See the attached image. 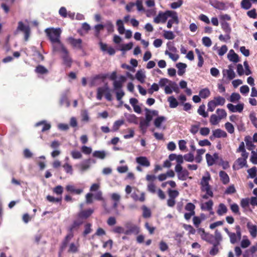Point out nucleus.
I'll use <instances>...</instances> for the list:
<instances>
[{
    "instance_id": "obj_1",
    "label": "nucleus",
    "mask_w": 257,
    "mask_h": 257,
    "mask_svg": "<svg viewBox=\"0 0 257 257\" xmlns=\"http://www.w3.org/2000/svg\"><path fill=\"white\" fill-rule=\"evenodd\" d=\"M45 32L51 43L60 40L61 30L60 28H47Z\"/></svg>"
},
{
    "instance_id": "obj_2",
    "label": "nucleus",
    "mask_w": 257,
    "mask_h": 257,
    "mask_svg": "<svg viewBox=\"0 0 257 257\" xmlns=\"http://www.w3.org/2000/svg\"><path fill=\"white\" fill-rule=\"evenodd\" d=\"M210 176L208 172H206V175L203 176L201 181V190L202 191L206 192V193L210 196L213 197V193L211 190L210 186L209 184V181L210 180Z\"/></svg>"
},
{
    "instance_id": "obj_3",
    "label": "nucleus",
    "mask_w": 257,
    "mask_h": 257,
    "mask_svg": "<svg viewBox=\"0 0 257 257\" xmlns=\"http://www.w3.org/2000/svg\"><path fill=\"white\" fill-rule=\"evenodd\" d=\"M124 225L126 228L125 229L126 231L125 235H131L132 234L137 235L140 232L139 227L131 221L126 222Z\"/></svg>"
},
{
    "instance_id": "obj_4",
    "label": "nucleus",
    "mask_w": 257,
    "mask_h": 257,
    "mask_svg": "<svg viewBox=\"0 0 257 257\" xmlns=\"http://www.w3.org/2000/svg\"><path fill=\"white\" fill-rule=\"evenodd\" d=\"M175 171L177 173L178 179L185 181L187 179L189 173L186 169H183L182 166L176 165Z\"/></svg>"
},
{
    "instance_id": "obj_5",
    "label": "nucleus",
    "mask_w": 257,
    "mask_h": 257,
    "mask_svg": "<svg viewBox=\"0 0 257 257\" xmlns=\"http://www.w3.org/2000/svg\"><path fill=\"white\" fill-rule=\"evenodd\" d=\"M198 232L200 234L202 239L210 244H214V235L206 232L203 228H200L198 229Z\"/></svg>"
},
{
    "instance_id": "obj_6",
    "label": "nucleus",
    "mask_w": 257,
    "mask_h": 257,
    "mask_svg": "<svg viewBox=\"0 0 257 257\" xmlns=\"http://www.w3.org/2000/svg\"><path fill=\"white\" fill-rule=\"evenodd\" d=\"M233 67V65L230 64L228 66V69L223 70L222 75L223 78L228 80H232L235 78L236 75L234 71Z\"/></svg>"
},
{
    "instance_id": "obj_7",
    "label": "nucleus",
    "mask_w": 257,
    "mask_h": 257,
    "mask_svg": "<svg viewBox=\"0 0 257 257\" xmlns=\"http://www.w3.org/2000/svg\"><path fill=\"white\" fill-rule=\"evenodd\" d=\"M17 30L23 32L24 33V39L25 41H28L30 35V28L28 25H25L24 23L20 21L18 23Z\"/></svg>"
},
{
    "instance_id": "obj_8",
    "label": "nucleus",
    "mask_w": 257,
    "mask_h": 257,
    "mask_svg": "<svg viewBox=\"0 0 257 257\" xmlns=\"http://www.w3.org/2000/svg\"><path fill=\"white\" fill-rule=\"evenodd\" d=\"M54 52H61L62 53H67V49L64 47L60 40L54 43H52Z\"/></svg>"
},
{
    "instance_id": "obj_9",
    "label": "nucleus",
    "mask_w": 257,
    "mask_h": 257,
    "mask_svg": "<svg viewBox=\"0 0 257 257\" xmlns=\"http://www.w3.org/2000/svg\"><path fill=\"white\" fill-rule=\"evenodd\" d=\"M227 107L231 112H241L244 108V104L239 103L235 105L232 103H228L227 104Z\"/></svg>"
},
{
    "instance_id": "obj_10",
    "label": "nucleus",
    "mask_w": 257,
    "mask_h": 257,
    "mask_svg": "<svg viewBox=\"0 0 257 257\" xmlns=\"http://www.w3.org/2000/svg\"><path fill=\"white\" fill-rule=\"evenodd\" d=\"M125 80L126 77L124 76H120L118 80H114L113 82L114 91L122 90V84L125 81Z\"/></svg>"
},
{
    "instance_id": "obj_11",
    "label": "nucleus",
    "mask_w": 257,
    "mask_h": 257,
    "mask_svg": "<svg viewBox=\"0 0 257 257\" xmlns=\"http://www.w3.org/2000/svg\"><path fill=\"white\" fill-rule=\"evenodd\" d=\"M167 20L166 11L165 12H160L158 15L154 19V22L156 24L164 23Z\"/></svg>"
},
{
    "instance_id": "obj_12",
    "label": "nucleus",
    "mask_w": 257,
    "mask_h": 257,
    "mask_svg": "<svg viewBox=\"0 0 257 257\" xmlns=\"http://www.w3.org/2000/svg\"><path fill=\"white\" fill-rule=\"evenodd\" d=\"M136 161L140 166L145 167H149L151 165L149 160L146 157L141 156L137 157Z\"/></svg>"
},
{
    "instance_id": "obj_13",
    "label": "nucleus",
    "mask_w": 257,
    "mask_h": 257,
    "mask_svg": "<svg viewBox=\"0 0 257 257\" xmlns=\"http://www.w3.org/2000/svg\"><path fill=\"white\" fill-rule=\"evenodd\" d=\"M90 164L91 159H88L84 160L80 164L77 165L76 166L79 168L80 171L84 172L90 168Z\"/></svg>"
},
{
    "instance_id": "obj_14",
    "label": "nucleus",
    "mask_w": 257,
    "mask_h": 257,
    "mask_svg": "<svg viewBox=\"0 0 257 257\" xmlns=\"http://www.w3.org/2000/svg\"><path fill=\"white\" fill-rule=\"evenodd\" d=\"M68 41L73 47L79 49H82V40L81 39H75L70 37L68 38Z\"/></svg>"
},
{
    "instance_id": "obj_15",
    "label": "nucleus",
    "mask_w": 257,
    "mask_h": 257,
    "mask_svg": "<svg viewBox=\"0 0 257 257\" xmlns=\"http://www.w3.org/2000/svg\"><path fill=\"white\" fill-rule=\"evenodd\" d=\"M146 111L145 119L150 122L153 119L154 116H157L158 115V111L156 110H151L149 109L146 108L145 109Z\"/></svg>"
},
{
    "instance_id": "obj_16",
    "label": "nucleus",
    "mask_w": 257,
    "mask_h": 257,
    "mask_svg": "<svg viewBox=\"0 0 257 257\" xmlns=\"http://www.w3.org/2000/svg\"><path fill=\"white\" fill-rule=\"evenodd\" d=\"M221 28L226 33V37L228 39H230V34L231 31V27L229 24L225 21L221 22Z\"/></svg>"
},
{
    "instance_id": "obj_17",
    "label": "nucleus",
    "mask_w": 257,
    "mask_h": 257,
    "mask_svg": "<svg viewBox=\"0 0 257 257\" xmlns=\"http://www.w3.org/2000/svg\"><path fill=\"white\" fill-rule=\"evenodd\" d=\"M62 58L64 65L66 67L70 68L72 64V60L69 55L68 50L67 51V53H62Z\"/></svg>"
},
{
    "instance_id": "obj_18",
    "label": "nucleus",
    "mask_w": 257,
    "mask_h": 257,
    "mask_svg": "<svg viewBox=\"0 0 257 257\" xmlns=\"http://www.w3.org/2000/svg\"><path fill=\"white\" fill-rule=\"evenodd\" d=\"M246 226L248 229L250 235L253 238H255L257 235L256 225H253L250 222L248 221L247 223Z\"/></svg>"
},
{
    "instance_id": "obj_19",
    "label": "nucleus",
    "mask_w": 257,
    "mask_h": 257,
    "mask_svg": "<svg viewBox=\"0 0 257 257\" xmlns=\"http://www.w3.org/2000/svg\"><path fill=\"white\" fill-rule=\"evenodd\" d=\"M66 190L70 193H74L78 195L83 192L82 189H76L74 185L70 184L67 185L66 186Z\"/></svg>"
},
{
    "instance_id": "obj_20",
    "label": "nucleus",
    "mask_w": 257,
    "mask_h": 257,
    "mask_svg": "<svg viewBox=\"0 0 257 257\" xmlns=\"http://www.w3.org/2000/svg\"><path fill=\"white\" fill-rule=\"evenodd\" d=\"M227 58L228 60L234 63H237L239 62V57L237 54H236L233 50H230L227 54Z\"/></svg>"
},
{
    "instance_id": "obj_21",
    "label": "nucleus",
    "mask_w": 257,
    "mask_h": 257,
    "mask_svg": "<svg viewBox=\"0 0 257 257\" xmlns=\"http://www.w3.org/2000/svg\"><path fill=\"white\" fill-rule=\"evenodd\" d=\"M43 125L41 131L44 132L46 131L49 130L51 127L50 123L47 122L46 120L40 121L35 124V126H39Z\"/></svg>"
},
{
    "instance_id": "obj_22",
    "label": "nucleus",
    "mask_w": 257,
    "mask_h": 257,
    "mask_svg": "<svg viewBox=\"0 0 257 257\" xmlns=\"http://www.w3.org/2000/svg\"><path fill=\"white\" fill-rule=\"evenodd\" d=\"M176 67L178 69V74L179 76H182L186 71L187 65L185 63L179 62L176 64Z\"/></svg>"
},
{
    "instance_id": "obj_23",
    "label": "nucleus",
    "mask_w": 257,
    "mask_h": 257,
    "mask_svg": "<svg viewBox=\"0 0 257 257\" xmlns=\"http://www.w3.org/2000/svg\"><path fill=\"white\" fill-rule=\"evenodd\" d=\"M124 115L128 122L135 124L138 123V117L135 114L125 113Z\"/></svg>"
},
{
    "instance_id": "obj_24",
    "label": "nucleus",
    "mask_w": 257,
    "mask_h": 257,
    "mask_svg": "<svg viewBox=\"0 0 257 257\" xmlns=\"http://www.w3.org/2000/svg\"><path fill=\"white\" fill-rule=\"evenodd\" d=\"M230 242L231 244H235L241 239V236H239L237 233L231 232L228 235Z\"/></svg>"
},
{
    "instance_id": "obj_25",
    "label": "nucleus",
    "mask_w": 257,
    "mask_h": 257,
    "mask_svg": "<svg viewBox=\"0 0 257 257\" xmlns=\"http://www.w3.org/2000/svg\"><path fill=\"white\" fill-rule=\"evenodd\" d=\"M219 175L220 178V180L223 184H227L229 183V177L225 172L223 171H220Z\"/></svg>"
},
{
    "instance_id": "obj_26",
    "label": "nucleus",
    "mask_w": 257,
    "mask_h": 257,
    "mask_svg": "<svg viewBox=\"0 0 257 257\" xmlns=\"http://www.w3.org/2000/svg\"><path fill=\"white\" fill-rule=\"evenodd\" d=\"M79 244L77 242L76 243L72 242L70 244L68 252L70 253H76L79 250Z\"/></svg>"
},
{
    "instance_id": "obj_27",
    "label": "nucleus",
    "mask_w": 257,
    "mask_h": 257,
    "mask_svg": "<svg viewBox=\"0 0 257 257\" xmlns=\"http://www.w3.org/2000/svg\"><path fill=\"white\" fill-rule=\"evenodd\" d=\"M211 5L214 8L219 10H225L226 9V6L224 3L217 1L211 3Z\"/></svg>"
},
{
    "instance_id": "obj_28",
    "label": "nucleus",
    "mask_w": 257,
    "mask_h": 257,
    "mask_svg": "<svg viewBox=\"0 0 257 257\" xmlns=\"http://www.w3.org/2000/svg\"><path fill=\"white\" fill-rule=\"evenodd\" d=\"M244 141L246 144L247 149L249 151H253L255 146L251 141V138L249 136H246L244 138Z\"/></svg>"
},
{
    "instance_id": "obj_29",
    "label": "nucleus",
    "mask_w": 257,
    "mask_h": 257,
    "mask_svg": "<svg viewBox=\"0 0 257 257\" xmlns=\"http://www.w3.org/2000/svg\"><path fill=\"white\" fill-rule=\"evenodd\" d=\"M166 14H167V19L169 17H171V18H172L171 19H174V21H176V24H178L179 20H178L177 13L176 12L173 11H167Z\"/></svg>"
},
{
    "instance_id": "obj_30",
    "label": "nucleus",
    "mask_w": 257,
    "mask_h": 257,
    "mask_svg": "<svg viewBox=\"0 0 257 257\" xmlns=\"http://www.w3.org/2000/svg\"><path fill=\"white\" fill-rule=\"evenodd\" d=\"M212 133L217 138H226L227 137L226 132L219 128L213 131Z\"/></svg>"
},
{
    "instance_id": "obj_31",
    "label": "nucleus",
    "mask_w": 257,
    "mask_h": 257,
    "mask_svg": "<svg viewBox=\"0 0 257 257\" xmlns=\"http://www.w3.org/2000/svg\"><path fill=\"white\" fill-rule=\"evenodd\" d=\"M92 156L94 157L103 160L104 159L106 156V153L105 151H95L93 154Z\"/></svg>"
},
{
    "instance_id": "obj_32",
    "label": "nucleus",
    "mask_w": 257,
    "mask_h": 257,
    "mask_svg": "<svg viewBox=\"0 0 257 257\" xmlns=\"http://www.w3.org/2000/svg\"><path fill=\"white\" fill-rule=\"evenodd\" d=\"M227 212V208L226 206L223 203L219 204L218 209L217 210V213L218 215L222 216L225 214H226Z\"/></svg>"
},
{
    "instance_id": "obj_33",
    "label": "nucleus",
    "mask_w": 257,
    "mask_h": 257,
    "mask_svg": "<svg viewBox=\"0 0 257 257\" xmlns=\"http://www.w3.org/2000/svg\"><path fill=\"white\" fill-rule=\"evenodd\" d=\"M93 212V210L91 209L83 210L79 212L78 216L80 218H87L91 215Z\"/></svg>"
},
{
    "instance_id": "obj_34",
    "label": "nucleus",
    "mask_w": 257,
    "mask_h": 257,
    "mask_svg": "<svg viewBox=\"0 0 257 257\" xmlns=\"http://www.w3.org/2000/svg\"><path fill=\"white\" fill-rule=\"evenodd\" d=\"M136 78L141 83H143L145 82L146 75L144 72L139 70L136 74Z\"/></svg>"
},
{
    "instance_id": "obj_35",
    "label": "nucleus",
    "mask_w": 257,
    "mask_h": 257,
    "mask_svg": "<svg viewBox=\"0 0 257 257\" xmlns=\"http://www.w3.org/2000/svg\"><path fill=\"white\" fill-rule=\"evenodd\" d=\"M241 98L240 94L238 93H232L229 98L227 99L228 101L232 103H236Z\"/></svg>"
},
{
    "instance_id": "obj_36",
    "label": "nucleus",
    "mask_w": 257,
    "mask_h": 257,
    "mask_svg": "<svg viewBox=\"0 0 257 257\" xmlns=\"http://www.w3.org/2000/svg\"><path fill=\"white\" fill-rule=\"evenodd\" d=\"M159 84L161 87L166 86L167 85H172L175 84L174 82H172L167 78H161L159 82Z\"/></svg>"
},
{
    "instance_id": "obj_37",
    "label": "nucleus",
    "mask_w": 257,
    "mask_h": 257,
    "mask_svg": "<svg viewBox=\"0 0 257 257\" xmlns=\"http://www.w3.org/2000/svg\"><path fill=\"white\" fill-rule=\"evenodd\" d=\"M212 100L215 102V103L216 104V106H222L225 102V98L220 96L215 97Z\"/></svg>"
},
{
    "instance_id": "obj_38",
    "label": "nucleus",
    "mask_w": 257,
    "mask_h": 257,
    "mask_svg": "<svg viewBox=\"0 0 257 257\" xmlns=\"http://www.w3.org/2000/svg\"><path fill=\"white\" fill-rule=\"evenodd\" d=\"M116 25L117 27V30L120 34H123L125 32V29L123 21L121 20H118L116 21Z\"/></svg>"
},
{
    "instance_id": "obj_39",
    "label": "nucleus",
    "mask_w": 257,
    "mask_h": 257,
    "mask_svg": "<svg viewBox=\"0 0 257 257\" xmlns=\"http://www.w3.org/2000/svg\"><path fill=\"white\" fill-rule=\"evenodd\" d=\"M222 240V237L221 233L218 230H216L214 236V243L220 244Z\"/></svg>"
},
{
    "instance_id": "obj_40",
    "label": "nucleus",
    "mask_w": 257,
    "mask_h": 257,
    "mask_svg": "<svg viewBox=\"0 0 257 257\" xmlns=\"http://www.w3.org/2000/svg\"><path fill=\"white\" fill-rule=\"evenodd\" d=\"M166 120V117L163 116H158L154 120V125L156 127L160 128L161 123Z\"/></svg>"
},
{
    "instance_id": "obj_41",
    "label": "nucleus",
    "mask_w": 257,
    "mask_h": 257,
    "mask_svg": "<svg viewBox=\"0 0 257 257\" xmlns=\"http://www.w3.org/2000/svg\"><path fill=\"white\" fill-rule=\"evenodd\" d=\"M213 201L211 200L205 202L204 204L201 206V209L202 210H207L208 211H211L212 210Z\"/></svg>"
},
{
    "instance_id": "obj_42",
    "label": "nucleus",
    "mask_w": 257,
    "mask_h": 257,
    "mask_svg": "<svg viewBox=\"0 0 257 257\" xmlns=\"http://www.w3.org/2000/svg\"><path fill=\"white\" fill-rule=\"evenodd\" d=\"M210 95V92L208 88H205L199 91V96L202 98H206Z\"/></svg>"
},
{
    "instance_id": "obj_43",
    "label": "nucleus",
    "mask_w": 257,
    "mask_h": 257,
    "mask_svg": "<svg viewBox=\"0 0 257 257\" xmlns=\"http://www.w3.org/2000/svg\"><path fill=\"white\" fill-rule=\"evenodd\" d=\"M35 72L39 74H47L48 70L44 66L39 65L35 69Z\"/></svg>"
},
{
    "instance_id": "obj_44",
    "label": "nucleus",
    "mask_w": 257,
    "mask_h": 257,
    "mask_svg": "<svg viewBox=\"0 0 257 257\" xmlns=\"http://www.w3.org/2000/svg\"><path fill=\"white\" fill-rule=\"evenodd\" d=\"M205 152V150L203 149L197 150V155L195 158L196 163H199L202 161L201 156Z\"/></svg>"
},
{
    "instance_id": "obj_45",
    "label": "nucleus",
    "mask_w": 257,
    "mask_h": 257,
    "mask_svg": "<svg viewBox=\"0 0 257 257\" xmlns=\"http://www.w3.org/2000/svg\"><path fill=\"white\" fill-rule=\"evenodd\" d=\"M104 28H105L108 33H112L114 31V25L110 21H107L103 25Z\"/></svg>"
},
{
    "instance_id": "obj_46",
    "label": "nucleus",
    "mask_w": 257,
    "mask_h": 257,
    "mask_svg": "<svg viewBox=\"0 0 257 257\" xmlns=\"http://www.w3.org/2000/svg\"><path fill=\"white\" fill-rule=\"evenodd\" d=\"M205 106L204 104L200 105L198 110L197 112L198 114L204 117H207L208 116V113L207 112L205 111Z\"/></svg>"
},
{
    "instance_id": "obj_47",
    "label": "nucleus",
    "mask_w": 257,
    "mask_h": 257,
    "mask_svg": "<svg viewBox=\"0 0 257 257\" xmlns=\"http://www.w3.org/2000/svg\"><path fill=\"white\" fill-rule=\"evenodd\" d=\"M241 7L244 10H248L251 7V3L250 0H242L241 2Z\"/></svg>"
},
{
    "instance_id": "obj_48",
    "label": "nucleus",
    "mask_w": 257,
    "mask_h": 257,
    "mask_svg": "<svg viewBox=\"0 0 257 257\" xmlns=\"http://www.w3.org/2000/svg\"><path fill=\"white\" fill-rule=\"evenodd\" d=\"M216 112L218 117L221 119L225 118L227 116V113L224 109L217 108Z\"/></svg>"
},
{
    "instance_id": "obj_49",
    "label": "nucleus",
    "mask_w": 257,
    "mask_h": 257,
    "mask_svg": "<svg viewBox=\"0 0 257 257\" xmlns=\"http://www.w3.org/2000/svg\"><path fill=\"white\" fill-rule=\"evenodd\" d=\"M246 160L247 159L245 158L240 157L236 160V162L239 166V167L242 168L244 167H247Z\"/></svg>"
},
{
    "instance_id": "obj_50",
    "label": "nucleus",
    "mask_w": 257,
    "mask_h": 257,
    "mask_svg": "<svg viewBox=\"0 0 257 257\" xmlns=\"http://www.w3.org/2000/svg\"><path fill=\"white\" fill-rule=\"evenodd\" d=\"M168 101L170 103V107L171 108H175L178 105V103L176 100V99L174 96H170L168 98Z\"/></svg>"
},
{
    "instance_id": "obj_51",
    "label": "nucleus",
    "mask_w": 257,
    "mask_h": 257,
    "mask_svg": "<svg viewBox=\"0 0 257 257\" xmlns=\"http://www.w3.org/2000/svg\"><path fill=\"white\" fill-rule=\"evenodd\" d=\"M124 123V120L122 119H119L115 121L112 126V131L114 132L117 131L119 127Z\"/></svg>"
},
{
    "instance_id": "obj_52",
    "label": "nucleus",
    "mask_w": 257,
    "mask_h": 257,
    "mask_svg": "<svg viewBox=\"0 0 257 257\" xmlns=\"http://www.w3.org/2000/svg\"><path fill=\"white\" fill-rule=\"evenodd\" d=\"M220 120V119L215 114H213L210 116V122L212 125H215L217 124Z\"/></svg>"
},
{
    "instance_id": "obj_53",
    "label": "nucleus",
    "mask_w": 257,
    "mask_h": 257,
    "mask_svg": "<svg viewBox=\"0 0 257 257\" xmlns=\"http://www.w3.org/2000/svg\"><path fill=\"white\" fill-rule=\"evenodd\" d=\"M150 122L148 121L146 119L142 120L140 123V127L141 129L143 131L145 132L147 127L150 125Z\"/></svg>"
},
{
    "instance_id": "obj_54",
    "label": "nucleus",
    "mask_w": 257,
    "mask_h": 257,
    "mask_svg": "<svg viewBox=\"0 0 257 257\" xmlns=\"http://www.w3.org/2000/svg\"><path fill=\"white\" fill-rule=\"evenodd\" d=\"M164 37L165 39L168 40H173L174 39L175 36L173 32L170 31H164Z\"/></svg>"
},
{
    "instance_id": "obj_55",
    "label": "nucleus",
    "mask_w": 257,
    "mask_h": 257,
    "mask_svg": "<svg viewBox=\"0 0 257 257\" xmlns=\"http://www.w3.org/2000/svg\"><path fill=\"white\" fill-rule=\"evenodd\" d=\"M60 103L61 105H65L67 107L70 105V103L66 94H64L61 96Z\"/></svg>"
},
{
    "instance_id": "obj_56",
    "label": "nucleus",
    "mask_w": 257,
    "mask_h": 257,
    "mask_svg": "<svg viewBox=\"0 0 257 257\" xmlns=\"http://www.w3.org/2000/svg\"><path fill=\"white\" fill-rule=\"evenodd\" d=\"M224 126L228 133L232 134L234 133V127L232 123L227 122L225 123Z\"/></svg>"
},
{
    "instance_id": "obj_57",
    "label": "nucleus",
    "mask_w": 257,
    "mask_h": 257,
    "mask_svg": "<svg viewBox=\"0 0 257 257\" xmlns=\"http://www.w3.org/2000/svg\"><path fill=\"white\" fill-rule=\"evenodd\" d=\"M195 52L197 54L198 60H199L197 65L198 67H201L202 66V65L203 64V62H204L203 58V57L201 55V54L199 49H196Z\"/></svg>"
},
{
    "instance_id": "obj_58",
    "label": "nucleus",
    "mask_w": 257,
    "mask_h": 257,
    "mask_svg": "<svg viewBox=\"0 0 257 257\" xmlns=\"http://www.w3.org/2000/svg\"><path fill=\"white\" fill-rule=\"evenodd\" d=\"M72 157L74 159H79L82 157L81 153L77 150H73L71 152Z\"/></svg>"
},
{
    "instance_id": "obj_59",
    "label": "nucleus",
    "mask_w": 257,
    "mask_h": 257,
    "mask_svg": "<svg viewBox=\"0 0 257 257\" xmlns=\"http://www.w3.org/2000/svg\"><path fill=\"white\" fill-rule=\"evenodd\" d=\"M230 209L232 212L237 215H240V212L239 210L238 205L236 203H233L230 205Z\"/></svg>"
},
{
    "instance_id": "obj_60",
    "label": "nucleus",
    "mask_w": 257,
    "mask_h": 257,
    "mask_svg": "<svg viewBox=\"0 0 257 257\" xmlns=\"http://www.w3.org/2000/svg\"><path fill=\"white\" fill-rule=\"evenodd\" d=\"M142 209L143 211V216L144 218H149L151 216V212L150 209L146 206H143L142 207Z\"/></svg>"
},
{
    "instance_id": "obj_61",
    "label": "nucleus",
    "mask_w": 257,
    "mask_h": 257,
    "mask_svg": "<svg viewBox=\"0 0 257 257\" xmlns=\"http://www.w3.org/2000/svg\"><path fill=\"white\" fill-rule=\"evenodd\" d=\"M206 159L207 164L209 166H211L214 164L215 161L214 159V157L209 154H206Z\"/></svg>"
},
{
    "instance_id": "obj_62",
    "label": "nucleus",
    "mask_w": 257,
    "mask_h": 257,
    "mask_svg": "<svg viewBox=\"0 0 257 257\" xmlns=\"http://www.w3.org/2000/svg\"><path fill=\"white\" fill-rule=\"evenodd\" d=\"M213 246L212 248L210 249L209 251V253L211 255H215L217 254L218 252V246L219 245V244L214 243L212 244Z\"/></svg>"
},
{
    "instance_id": "obj_63",
    "label": "nucleus",
    "mask_w": 257,
    "mask_h": 257,
    "mask_svg": "<svg viewBox=\"0 0 257 257\" xmlns=\"http://www.w3.org/2000/svg\"><path fill=\"white\" fill-rule=\"evenodd\" d=\"M250 158V162L253 164H257V152L252 151Z\"/></svg>"
},
{
    "instance_id": "obj_64",
    "label": "nucleus",
    "mask_w": 257,
    "mask_h": 257,
    "mask_svg": "<svg viewBox=\"0 0 257 257\" xmlns=\"http://www.w3.org/2000/svg\"><path fill=\"white\" fill-rule=\"evenodd\" d=\"M249 118L254 126L257 128V117H255L254 112H252L249 114Z\"/></svg>"
}]
</instances>
